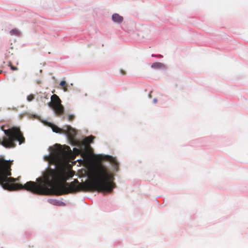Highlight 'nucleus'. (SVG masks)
Here are the masks:
<instances>
[{
  "label": "nucleus",
  "instance_id": "10",
  "mask_svg": "<svg viewBox=\"0 0 248 248\" xmlns=\"http://www.w3.org/2000/svg\"><path fill=\"white\" fill-rule=\"evenodd\" d=\"M11 35H18L19 34V31L17 29H13L10 31Z\"/></svg>",
  "mask_w": 248,
  "mask_h": 248
},
{
  "label": "nucleus",
  "instance_id": "11",
  "mask_svg": "<svg viewBox=\"0 0 248 248\" xmlns=\"http://www.w3.org/2000/svg\"><path fill=\"white\" fill-rule=\"evenodd\" d=\"M93 139H94V137H93V136H91L89 137H87L85 139V140L88 143H90L92 142Z\"/></svg>",
  "mask_w": 248,
  "mask_h": 248
},
{
  "label": "nucleus",
  "instance_id": "8",
  "mask_svg": "<svg viewBox=\"0 0 248 248\" xmlns=\"http://www.w3.org/2000/svg\"><path fill=\"white\" fill-rule=\"evenodd\" d=\"M60 85L62 87V89L64 92L68 91V85L66 84V82L64 80L61 81L60 82Z\"/></svg>",
  "mask_w": 248,
  "mask_h": 248
},
{
  "label": "nucleus",
  "instance_id": "5",
  "mask_svg": "<svg viewBox=\"0 0 248 248\" xmlns=\"http://www.w3.org/2000/svg\"><path fill=\"white\" fill-rule=\"evenodd\" d=\"M63 134H66L70 140H73L76 135V131L70 125H67L64 126Z\"/></svg>",
  "mask_w": 248,
  "mask_h": 248
},
{
  "label": "nucleus",
  "instance_id": "3",
  "mask_svg": "<svg viewBox=\"0 0 248 248\" xmlns=\"http://www.w3.org/2000/svg\"><path fill=\"white\" fill-rule=\"evenodd\" d=\"M69 150L70 148L68 146H65V149H63L61 145L56 144L49 157L50 163L57 166L62 164L65 161L66 152Z\"/></svg>",
  "mask_w": 248,
  "mask_h": 248
},
{
  "label": "nucleus",
  "instance_id": "14",
  "mask_svg": "<svg viewBox=\"0 0 248 248\" xmlns=\"http://www.w3.org/2000/svg\"><path fill=\"white\" fill-rule=\"evenodd\" d=\"M9 65H10L12 70H17V67H16L15 66H12L11 65V62L9 63Z\"/></svg>",
  "mask_w": 248,
  "mask_h": 248
},
{
  "label": "nucleus",
  "instance_id": "4",
  "mask_svg": "<svg viewBox=\"0 0 248 248\" xmlns=\"http://www.w3.org/2000/svg\"><path fill=\"white\" fill-rule=\"evenodd\" d=\"M50 107L52 108L57 115L63 113L64 107L61 104V100L56 94H53L51 97V101L48 103Z\"/></svg>",
  "mask_w": 248,
  "mask_h": 248
},
{
  "label": "nucleus",
  "instance_id": "17",
  "mask_svg": "<svg viewBox=\"0 0 248 248\" xmlns=\"http://www.w3.org/2000/svg\"><path fill=\"white\" fill-rule=\"evenodd\" d=\"M154 103H156V102H157V100H156V99H155L154 100Z\"/></svg>",
  "mask_w": 248,
  "mask_h": 248
},
{
  "label": "nucleus",
  "instance_id": "12",
  "mask_svg": "<svg viewBox=\"0 0 248 248\" xmlns=\"http://www.w3.org/2000/svg\"><path fill=\"white\" fill-rule=\"evenodd\" d=\"M34 97L33 94H30L27 96V100L29 101H31L34 99Z\"/></svg>",
  "mask_w": 248,
  "mask_h": 248
},
{
  "label": "nucleus",
  "instance_id": "16",
  "mask_svg": "<svg viewBox=\"0 0 248 248\" xmlns=\"http://www.w3.org/2000/svg\"><path fill=\"white\" fill-rule=\"evenodd\" d=\"M120 73H121L122 75H125V74H126V72H125L124 70H123V69H121V70H120Z\"/></svg>",
  "mask_w": 248,
  "mask_h": 248
},
{
  "label": "nucleus",
  "instance_id": "1",
  "mask_svg": "<svg viewBox=\"0 0 248 248\" xmlns=\"http://www.w3.org/2000/svg\"><path fill=\"white\" fill-rule=\"evenodd\" d=\"M12 163V161L0 156V185L4 189H24L38 195H61L71 193V182L66 183V180L71 177V172H66L62 168L49 169L42 177L36 179L37 183L29 181L22 185L14 183L17 179L10 177Z\"/></svg>",
  "mask_w": 248,
  "mask_h": 248
},
{
  "label": "nucleus",
  "instance_id": "2",
  "mask_svg": "<svg viewBox=\"0 0 248 248\" xmlns=\"http://www.w3.org/2000/svg\"><path fill=\"white\" fill-rule=\"evenodd\" d=\"M5 135L1 140L0 139V145L6 148H15L16 146V141H18L19 144L25 141V139L19 127H12L6 130L3 129Z\"/></svg>",
  "mask_w": 248,
  "mask_h": 248
},
{
  "label": "nucleus",
  "instance_id": "15",
  "mask_svg": "<svg viewBox=\"0 0 248 248\" xmlns=\"http://www.w3.org/2000/svg\"><path fill=\"white\" fill-rule=\"evenodd\" d=\"M114 165H115L116 170L118 171V163L116 162H115Z\"/></svg>",
  "mask_w": 248,
  "mask_h": 248
},
{
  "label": "nucleus",
  "instance_id": "9",
  "mask_svg": "<svg viewBox=\"0 0 248 248\" xmlns=\"http://www.w3.org/2000/svg\"><path fill=\"white\" fill-rule=\"evenodd\" d=\"M162 66H163L162 63H161L160 62H155V63H153L151 67L152 68H159L162 67Z\"/></svg>",
  "mask_w": 248,
  "mask_h": 248
},
{
  "label": "nucleus",
  "instance_id": "13",
  "mask_svg": "<svg viewBox=\"0 0 248 248\" xmlns=\"http://www.w3.org/2000/svg\"><path fill=\"white\" fill-rule=\"evenodd\" d=\"M75 118V116L72 114L69 115L68 116V120L71 121H73Z\"/></svg>",
  "mask_w": 248,
  "mask_h": 248
},
{
  "label": "nucleus",
  "instance_id": "7",
  "mask_svg": "<svg viewBox=\"0 0 248 248\" xmlns=\"http://www.w3.org/2000/svg\"><path fill=\"white\" fill-rule=\"evenodd\" d=\"M50 126L51 127L53 132L57 133H63L64 130V127L63 128H60L57 126L50 124Z\"/></svg>",
  "mask_w": 248,
  "mask_h": 248
},
{
  "label": "nucleus",
  "instance_id": "6",
  "mask_svg": "<svg viewBox=\"0 0 248 248\" xmlns=\"http://www.w3.org/2000/svg\"><path fill=\"white\" fill-rule=\"evenodd\" d=\"M112 20L114 22L118 23H122L123 21V17L118 14H114L112 16Z\"/></svg>",
  "mask_w": 248,
  "mask_h": 248
}]
</instances>
